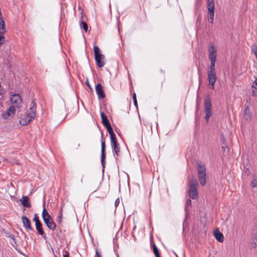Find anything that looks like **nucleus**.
<instances>
[{"mask_svg": "<svg viewBox=\"0 0 257 257\" xmlns=\"http://www.w3.org/2000/svg\"><path fill=\"white\" fill-rule=\"evenodd\" d=\"M31 103L32 106H31L29 109L21 117L19 122L22 125H25L28 124L36 116V103L33 100Z\"/></svg>", "mask_w": 257, "mask_h": 257, "instance_id": "1", "label": "nucleus"}, {"mask_svg": "<svg viewBox=\"0 0 257 257\" xmlns=\"http://www.w3.org/2000/svg\"><path fill=\"white\" fill-rule=\"evenodd\" d=\"M197 171L199 183L202 186H204L206 183V172L205 165L198 163Z\"/></svg>", "mask_w": 257, "mask_h": 257, "instance_id": "2", "label": "nucleus"}, {"mask_svg": "<svg viewBox=\"0 0 257 257\" xmlns=\"http://www.w3.org/2000/svg\"><path fill=\"white\" fill-rule=\"evenodd\" d=\"M94 53V58L96 64L99 67H102L104 66L105 57L100 52V49L97 46H94L93 48Z\"/></svg>", "mask_w": 257, "mask_h": 257, "instance_id": "3", "label": "nucleus"}, {"mask_svg": "<svg viewBox=\"0 0 257 257\" xmlns=\"http://www.w3.org/2000/svg\"><path fill=\"white\" fill-rule=\"evenodd\" d=\"M198 183L196 180H191L189 182V190L188 191L189 196L192 199H195L198 197Z\"/></svg>", "mask_w": 257, "mask_h": 257, "instance_id": "4", "label": "nucleus"}, {"mask_svg": "<svg viewBox=\"0 0 257 257\" xmlns=\"http://www.w3.org/2000/svg\"><path fill=\"white\" fill-rule=\"evenodd\" d=\"M33 221L35 223L36 229L38 234H39L42 238L46 239V236L43 230L42 224L40 221L39 218L37 213H35L34 215Z\"/></svg>", "mask_w": 257, "mask_h": 257, "instance_id": "5", "label": "nucleus"}, {"mask_svg": "<svg viewBox=\"0 0 257 257\" xmlns=\"http://www.w3.org/2000/svg\"><path fill=\"white\" fill-rule=\"evenodd\" d=\"M204 108H205V119L208 122L209 117L211 115V99L209 96L205 97L204 99Z\"/></svg>", "mask_w": 257, "mask_h": 257, "instance_id": "6", "label": "nucleus"}, {"mask_svg": "<svg viewBox=\"0 0 257 257\" xmlns=\"http://www.w3.org/2000/svg\"><path fill=\"white\" fill-rule=\"evenodd\" d=\"M207 10L209 16V22L211 24L213 23L214 14V0H207Z\"/></svg>", "mask_w": 257, "mask_h": 257, "instance_id": "7", "label": "nucleus"}, {"mask_svg": "<svg viewBox=\"0 0 257 257\" xmlns=\"http://www.w3.org/2000/svg\"><path fill=\"white\" fill-rule=\"evenodd\" d=\"M10 100L12 105L16 108H19L22 103L21 96L18 94H15L11 96Z\"/></svg>", "mask_w": 257, "mask_h": 257, "instance_id": "8", "label": "nucleus"}, {"mask_svg": "<svg viewBox=\"0 0 257 257\" xmlns=\"http://www.w3.org/2000/svg\"><path fill=\"white\" fill-rule=\"evenodd\" d=\"M16 111V108L11 105L6 110V112L2 115V117L5 119H10L13 117Z\"/></svg>", "mask_w": 257, "mask_h": 257, "instance_id": "9", "label": "nucleus"}, {"mask_svg": "<svg viewBox=\"0 0 257 257\" xmlns=\"http://www.w3.org/2000/svg\"><path fill=\"white\" fill-rule=\"evenodd\" d=\"M101 163L102 168H103V169H104L105 168V142L103 141L102 135L101 136Z\"/></svg>", "mask_w": 257, "mask_h": 257, "instance_id": "10", "label": "nucleus"}, {"mask_svg": "<svg viewBox=\"0 0 257 257\" xmlns=\"http://www.w3.org/2000/svg\"><path fill=\"white\" fill-rule=\"evenodd\" d=\"M207 79L211 88H214V84L217 79L216 72H207Z\"/></svg>", "mask_w": 257, "mask_h": 257, "instance_id": "11", "label": "nucleus"}, {"mask_svg": "<svg viewBox=\"0 0 257 257\" xmlns=\"http://www.w3.org/2000/svg\"><path fill=\"white\" fill-rule=\"evenodd\" d=\"M95 91L99 99H103L105 97L104 89L101 84L97 83L95 86Z\"/></svg>", "mask_w": 257, "mask_h": 257, "instance_id": "12", "label": "nucleus"}, {"mask_svg": "<svg viewBox=\"0 0 257 257\" xmlns=\"http://www.w3.org/2000/svg\"><path fill=\"white\" fill-rule=\"evenodd\" d=\"M209 58H216L217 49L214 45L210 43L208 47Z\"/></svg>", "mask_w": 257, "mask_h": 257, "instance_id": "13", "label": "nucleus"}, {"mask_svg": "<svg viewBox=\"0 0 257 257\" xmlns=\"http://www.w3.org/2000/svg\"><path fill=\"white\" fill-rule=\"evenodd\" d=\"M44 223L47 225V227L52 231H54L56 229V225L54 221H53L52 217L43 220Z\"/></svg>", "mask_w": 257, "mask_h": 257, "instance_id": "14", "label": "nucleus"}, {"mask_svg": "<svg viewBox=\"0 0 257 257\" xmlns=\"http://www.w3.org/2000/svg\"><path fill=\"white\" fill-rule=\"evenodd\" d=\"M22 221L23 224V226L26 229L30 231H33V228L31 226L30 220L27 216H22Z\"/></svg>", "mask_w": 257, "mask_h": 257, "instance_id": "15", "label": "nucleus"}, {"mask_svg": "<svg viewBox=\"0 0 257 257\" xmlns=\"http://www.w3.org/2000/svg\"><path fill=\"white\" fill-rule=\"evenodd\" d=\"M111 147L113 150L115 152L116 156L115 159L117 160V157H118L120 155V147L117 141H115L111 143Z\"/></svg>", "mask_w": 257, "mask_h": 257, "instance_id": "16", "label": "nucleus"}, {"mask_svg": "<svg viewBox=\"0 0 257 257\" xmlns=\"http://www.w3.org/2000/svg\"><path fill=\"white\" fill-rule=\"evenodd\" d=\"M20 202L21 204L25 207L30 208L31 207V204L29 199L27 196H23L20 200Z\"/></svg>", "mask_w": 257, "mask_h": 257, "instance_id": "17", "label": "nucleus"}, {"mask_svg": "<svg viewBox=\"0 0 257 257\" xmlns=\"http://www.w3.org/2000/svg\"><path fill=\"white\" fill-rule=\"evenodd\" d=\"M245 109L243 113V117L244 119L246 121H249L251 119L250 115V110L249 107L246 105H245Z\"/></svg>", "mask_w": 257, "mask_h": 257, "instance_id": "18", "label": "nucleus"}, {"mask_svg": "<svg viewBox=\"0 0 257 257\" xmlns=\"http://www.w3.org/2000/svg\"><path fill=\"white\" fill-rule=\"evenodd\" d=\"M255 78V80L253 82L252 85V91H251V95L253 96L257 97V77L255 76H254Z\"/></svg>", "mask_w": 257, "mask_h": 257, "instance_id": "19", "label": "nucleus"}, {"mask_svg": "<svg viewBox=\"0 0 257 257\" xmlns=\"http://www.w3.org/2000/svg\"><path fill=\"white\" fill-rule=\"evenodd\" d=\"M214 236L217 240L219 242H223L224 240V236L222 233L219 231L216 230L214 233Z\"/></svg>", "mask_w": 257, "mask_h": 257, "instance_id": "20", "label": "nucleus"}, {"mask_svg": "<svg viewBox=\"0 0 257 257\" xmlns=\"http://www.w3.org/2000/svg\"><path fill=\"white\" fill-rule=\"evenodd\" d=\"M43 212H42V216L43 220H46V219L49 218L51 217V216L50 215V214H49L48 212L47 211V210H46V209L45 208V202H44V203H43Z\"/></svg>", "mask_w": 257, "mask_h": 257, "instance_id": "21", "label": "nucleus"}, {"mask_svg": "<svg viewBox=\"0 0 257 257\" xmlns=\"http://www.w3.org/2000/svg\"><path fill=\"white\" fill-rule=\"evenodd\" d=\"M100 116L102 119V123L105 126L110 124L103 112L100 113Z\"/></svg>", "mask_w": 257, "mask_h": 257, "instance_id": "22", "label": "nucleus"}, {"mask_svg": "<svg viewBox=\"0 0 257 257\" xmlns=\"http://www.w3.org/2000/svg\"><path fill=\"white\" fill-rule=\"evenodd\" d=\"M6 32L5 22L3 18L0 19V34H2Z\"/></svg>", "mask_w": 257, "mask_h": 257, "instance_id": "23", "label": "nucleus"}, {"mask_svg": "<svg viewBox=\"0 0 257 257\" xmlns=\"http://www.w3.org/2000/svg\"><path fill=\"white\" fill-rule=\"evenodd\" d=\"M152 247H153V252H154L155 256L156 257H160L159 251V250H158V248L157 245L155 243H153L152 245Z\"/></svg>", "mask_w": 257, "mask_h": 257, "instance_id": "24", "label": "nucleus"}, {"mask_svg": "<svg viewBox=\"0 0 257 257\" xmlns=\"http://www.w3.org/2000/svg\"><path fill=\"white\" fill-rule=\"evenodd\" d=\"M251 184L252 188L257 187V178L255 175L253 176V179L251 182Z\"/></svg>", "mask_w": 257, "mask_h": 257, "instance_id": "25", "label": "nucleus"}, {"mask_svg": "<svg viewBox=\"0 0 257 257\" xmlns=\"http://www.w3.org/2000/svg\"><path fill=\"white\" fill-rule=\"evenodd\" d=\"M80 27L83 28V29L86 32L87 31L88 26L87 24L84 21H81L80 23Z\"/></svg>", "mask_w": 257, "mask_h": 257, "instance_id": "26", "label": "nucleus"}, {"mask_svg": "<svg viewBox=\"0 0 257 257\" xmlns=\"http://www.w3.org/2000/svg\"><path fill=\"white\" fill-rule=\"evenodd\" d=\"M58 223L61 224L62 221V210L61 209L59 212V216L58 219Z\"/></svg>", "mask_w": 257, "mask_h": 257, "instance_id": "27", "label": "nucleus"}, {"mask_svg": "<svg viewBox=\"0 0 257 257\" xmlns=\"http://www.w3.org/2000/svg\"><path fill=\"white\" fill-rule=\"evenodd\" d=\"M105 127H106V129H107V131H108V132L109 135H110V134H111L112 133H114V132L113 131V129L112 128L110 124H109L108 125L105 126Z\"/></svg>", "mask_w": 257, "mask_h": 257, "instance_id": "28", "label": "nucleus"}, {"mask_svg": "<svg viewBox=\"0 0 257 257\" xmlns=\"http://www.w3.org/2000/svg\"><path fill=\"white\" fill-rule=\"evenodd\" d=\"M133 101H134L135 106L137 108H138V102H137V100L136 94L135 93H134L133 95Z\"/></svg>", "mask_w": 257, "mask_h": 257, "instance_id": "29", "label": "nucleus"}, {"mask_svg": "<svg viewBox=\"0 0 257 257\" xmlns=\"http://www.w3.org/2000/svg\"><path fill=\"white\" fill-rule=\"evenodd\" d=\"M110 135V142L111 143V142H115V141H116L117 140H116V138L115 137V135L114 134V133H112Z\"/></svg>", "mask_w": 257, "mask_h": 257, "instance_id": "30", "label": "nucleus"}, {"mask_svg": "<svg viewBox=\"0 0 257 257\" xmlns=\"http://www.w3.org/2000/svg\"><path fill=\"white\" fill-rule=\"evenodd\" d=\"M207 72H216L215 66H210L209 69Z\"/></svg>", "mask_w": 257, "mask_h": 257, "instance_id": "31", "label": "nucleus"}, {"mask_svg": "<svg viewBox=\"0 0 257 257\" xmlns=\"http://www.w3.org/2000/svg\"><path fill=\"white\" fill-rule=\"evenodd\" d=\"M210 60V66H215L216 58H209Z\"/></svg>", "mask_w": 257, "mask_h": 257, "instance_id": "32", "label": "nucleus"}, {"mask_svg": "<svg viewBox=\"0 0 257 257\" xmlns=\"http://www.w3.org/2000/svg\"><path fill=\"white\" fill-rule=\"evenodd\" d=\"M5 41V38L4 36L0 35V46L2 45L3 43H4Z\"/></svg>", "mask_w": 257, "mask_h": 257, "instance_id": "33", "label": "nucleus"}, {"mask_svg": "<svg viewBox=\"0 0 257 257\" xmlns=\"http://www.w3.org/2000/svg\"><path fill=\"white\" fill-rule=\"evenodd\" d=\"M5 65H6L8 69H10L11 68V64L9 63V60L7 61V62L5 63Z\"/></svg>", "mask_w": 257, "mask_h": 257, "instance_id": "34", "label": "nucleus"}, {"mask_svg": "<svg viewBox=\"0 0 257 257\" xmlns=\"http://www.w3.org/2000/svg\"><path fill=\"white\" fill-rule=\"evenodd\" d=\"M96 257H102L100 254V252L98 249H96Z\"/></svg>", "mask_w": 257, "mask_h": 257, "instance_id": "35", "label": "nucleus"}, {"mask_svg": "<svg viewBox=\"0 0 257 257\" xmlns=\"http://www.w3.org/2000/svg\"><path fill=\"white\" fill-rule=\"evenodd\" d=\"M85 84L88 87V88L92 91V88L91 86V85L89 84V83L88 80L86 81Z\"/></svg>", "mask_w": 257, "mask_h": 257, "instance_id": "36", "label": "nucleus"}, {"mask_svg": "<svg viewBox=\"0 0 257 257\" xmlns=\"http://www.w3.org/2000/svg\"><path fill=\"white\" fill-rule=\"evenodd\" d=\"M186 204L187 206L190 205L191 204V200L190 199H187L186 201Z\"/></svg>", "mask_w": 257, "mask_h": 257, "instance_id": "37", "label": "nucleus"}, {"mask_svg": "<svg viewBox=\"0 0 257 257\" xmlns=\"http://www.w3.org/2000/svg\"><path fill=\"white\" fill-rule=\"evenodd\" d=\"M61 230H60V231H59V232H58V230L57 229V230H56V235H57V236H59V233H60V232H61Z\"/></svg>", "mask_w": 257, "mask_h": 257, "instance_id": "38", "label": "nucleus"}, {"mask_svg": "<svg viewBox=\"0 0 257 257\" xmlns=\"http://www.w3.org/2000/svg\"><path fill=\"white\" fill-rule=\"evenodd\" d=\"M63 257H69V254L68 253L64 254Z\"/></svg>", "mask_w": 257, "mask_h": 257, "instance_id": "39", "label": "nucleus"}, {"mask_svg": "<svg viewBox=\"0 0 257 257\" xmlns=\"http://www.w3.org/2000/svg\"><path fill=\"white\" fill-rule=\"evenodd\" d=\"M222 150H223L224 151H225V148H224V147H222Z\"/></svg>", "mask_w": 257, "mask_h": 257, "instance_id": "40", "label": "nucleus"}, {"mask_svg": "<svg viewBox=\"0 0 257 257\" xmlns=\"http://www.w3.org/2000/svg\"><path fill=\"white\" fill-rule=\"evenodd\" d=\"M54 255L55 257H58L55 253H54Z\"/></svg>", "mask_w": 257, "mask_h": 257, "instance_id": "41", "label": "nucleus"}, {"mask_svg": "<svg viewBox=\"0 0 257 257\" xmlns=\"http://www.w3.org/2000/svg\"><path fill=\"white\" fill-rule=\"evenodd\" d=\"M117 203V200L115 201V204Z\"/></svg>", "mask_w": 257, "mask_h": 257, "instance_id": "42", "label": "nucleus"}, {"mask_svg": "<svg viewBox=\"0 0 257 257\" xmlns=\"http://www.w3.org/2000/svg\"><path fill=\"white\" fill-rule=\"evenodd\" d=\"M117 257H119L118 255H117Z\"/></svg>", "mask_w": 257, "mask_h": 257, "instance_id": "43", "label": "nucleus"}]
</instances>
